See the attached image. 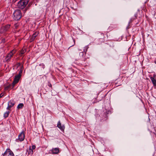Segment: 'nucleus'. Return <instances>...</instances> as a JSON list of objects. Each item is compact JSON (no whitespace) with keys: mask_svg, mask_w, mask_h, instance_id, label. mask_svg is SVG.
Masks as SVG:
<instances>
[{"mask_svg":"<svg viewBox=\"0 0 156 156\" xmlns=\"http://www.w3.org/2000/svg\"><path fill=\"white\" fill-rule=\"evenodd\" d=\"M29 0H20L18 3V7L21 9H24L28 4Z\"/></svg>","mask_w":156,"mask_h":156,"instance_id":"f257e3e1","label":"nucleus"},{"mask_svg":"<svg viewBox=\"0 0 156 156\" xmlns=\"http://www.w3.org/2000/svg\"><path fill=\"white\" fill-rule=\"evenodd\" d=\"M88 48V47L87 46H86L83 49V51L80 53L79 58L81 60L83 61H85L86 58L85 56L86 54V52Z\"/></svg>","mask_w":156,"mask_h":156,"instance_id":"f03ea898","label":"nucleus"},{"mask_svg":"<svg viewBox=\"0 0 156 156\" xmlns=\"http://www.w3.org/2000/svg\"><path fill=\"white\" fill-rule=\"evenodd\" d=\"M14 19L15 20H20L21 17V11L20 10H16L13 14Z\"/></svg>","mask_w":156,"mask_h":156,"instance_id":"7ed1b4c3","label":"nucleus"},{"mask_svg":"<svg viewBox=\"0 0 156 156\" xmlns=\"http://www.w3.org/2000/svg\"><path fill=\"white\" fill-rule=\"evenodd\" d=\"M16 50L13 49L8 54L5 59L6 61H9L12 55L16 53Z\"/></svg>","mask_w":156,"mask_h":156,"instance_id":"20e7f679","label":"nucleus"},{"mask_svg":"<svg viewBox=\"0 0 156 156\" xmlns=\"http://www.w3.org/2000/svg\"><path fill=\"white\" fill-rule=\"evenodd\" d=\"M25 138V134L24 131H22L18 136V138L16 139L17 142L19 141H22L24 140Z\"/></svg>","mask_w":156,"mask_h":156,"instance_id":"39448f33","label":"nucleus"},{"mask_svg":"<svg viewBox=\"0 0 156 156\" xmlns=\"http://www.w3.org/2000/svg\"><path fill=\"white\" fill-rule=\"evenodd\" d=\"M4 156H14L13 152L9 149H7L5 152Z\"/></svg>","mask_w":156,"mask_h":156,"instance_id":"423d86ee","label":"nucleus"},{"mask_svg":"<svg viewBox=\"0 0 156 156\" xmlns=\"http://www.w3.org/2000/svg\"><path fill=\"white\" fill-rule=\"evenodd\" d=\"M10 25L8 24L2 27L0 30V33L2 34L7 31L10 28Z\"/></svg>","mask_w":156,"mask_h":156,"instance_id":"0eeeda50","label":"nucleus"},{"mask_svg":"<svg viewBox=\"0 0 156 156\" xmlns=\"http://www.w3.org/2000/svg\"><path fill=\"white\" fill-rule=\"evenodd\" d=\"M21 76V74H19L16 75L14 79V81L12 83V84L14 86L16 84L18 83L20 80Z\"/></svg>","mask_w":156,"mask_h":156,"instance_id":"6e6552de","label":"nucleus"},{"mask_svg":"<svg viewBox=\"0 0 156 156\" xmlns=\"http://www.w3.org/2000/svg\"><path fill=\"white\" fill-rule=\"evenodd\" d=\"M39 32L37 31L35 32L32 35V37L30 38V42H32L35 39L36 37L39 34Z\"/></svg>","mask_w":156,"mask_h":156,"instance_id":"1a4fd4ad","label":"nucleus"},{"mask_svg":"<svg viewBox=\"0 0 156 156\" xmlns=\"http://www.w3.org/2000/svg\"><path fill=\"white\" fill-rule=\"evenodd\" d=\"M51 151L53 154H58L59 152V149L58 147L53 148Z\"/></svg>","mask_w":156,"mask_h":156,"instance_id":"9d476101","label":"nucleus"},{"mask_svg":"<svg viewBox=\"0 0 156 156\" xmlns=\"http://www.w3.org/2000/svg\"><path fill=\"white\" fill-rule=\"evenodd\" d=\"M57 126L62 131L64 130L65 129L64 126V125H61V123L60 121L58 122Z\"/></svg>","mask_w":156,"mask_h":156,"instance_id":"9b49d317","label":"nucleus"},{"mask_svg":"<svg viewBox=\"0 0 156 156\" xmlns=\"http://www.w3.org/2000/svg\"><path fill=\"white\" fill-rule=\"evenodd\" d=\"M150 79L151 80V82L153 84V85L154 86H156V80L154 79V78L152 77H150Z\"/></svg>","mask_w":156,"mask_h":156,"instance_id":"f8f14e48","label":"nucleus"},{"mask_svg":"<svg viewBox=\"0 0 156 156\" xmlns=\"http://www.w3.org/2000/svg\"><path fill=\"white\" fill-rule=\"evenodd\" d=\"M8 105L9 107H12L14 105V103L13 101H10L8 102Z\"/></svg>","mask_w":156,"mask_h":156,"instance_id":"ddd939ff","label":"nucleus"},{"mask_svg":"<svg viewBox=\"0 0 156 156\" xmlns=\"http://www.w3.org/2000/svg\"><path fill=\"white\" fill-rule=\"evenodd\" d=\"M28 154H31L32 155L33 154V150L31 149V148L30 147L29 151H28Z\"/></svg>","mask_w":156,"mask_h":156,"instance_id":"4468645a","label":"nucleus"},{"mask_svg":"<svg viewBox=\"0 0 156 156\" xmlns=\"http://www.w3.org/2000/svg\"><path fill=\"white\" fill-rule=\"evenodd\" d=\"M9 111H7L6 112H5L4 115V116L5 118H6L7 117L9 114Z\"/></svg>","mask_w":156,"mask_h":156,"instance_id":"2eb2a0df","label":"nucleus"},{"mask_svg":"<svg viewBox=\"0 0 156 156\" xmlns=\"http://www.w3.org/2000/svg\"><path fill=\"white\" fill-rule=\"evenodd\" d=\"M26 51V50L24 49H22L20 51V55H22L23 54H24Z\"/></svg>","mask_w":156,"mask_h":156,"instance_id":"dca6fc26","label":"nucleus"},{"mask_svg":"<svg viewBox=\"0 0 156 156\" xmlns=\"http://www.w3.org/2000/svg\"><path fill=\"white\" fill-rule=\"evenodd\" d=\"M23 106V103H20L18 105L17 108L18 109L22 108Z\"/></svg>","mask_w":156,"mask_h":156,"instance_id":"f3484780","label":"nucleus"},{"mask_svg":"<svg viewBox=\"0 0 156 156\" xmlns=\"http://www.w3.org/2000/svg\"><path fill=\"white\" fill-rule=\"evenodd\" d=\"M137 16V15L136 14H135V15L134 17L133 18H131L130 19L129 23H131L133 20L136 19Z\"/></svg>","mask_w":156,"mask_h":156,"instance_id":"a211bd4d","label":"nucleus"},{"mask_svg":"<svg viewBox=\"0 0 156 156\" xmlns=\"http://www.w3.org/2000/svg\"><path fill=\"white\" fill-rule=\"evenodd\" d=\"M39 66H41L43 69H44L45 68V65L43 63H41L39 64Z\"/></svg>","mask_w":156,"mask_h":156,"instance_id":"6ab92c4d","label":"nucleus"},{"mask_svg":"<svg viewBox=\"0 0 156 156\" xmlns=\"http://www.w3.org/2000/svg\"><path fill=\"white\" fill-rule=\"evenodd\" d=\"M36 148V146L34 145H33L32 146V148L31 149L33 150H34Z\"/></svg>","mask_w":156,"mask_h":156,"instance_id":"aec40b11","label":"nucleus"},{"mask_svg":"<svg viewBox=\"0 0 156 156\" xmlns=\"http://www.w3.org/2000/svg\"><path fill=\"white\" fill-rule=\"evenodd\" d=\"M10 88V86H8L7 87H6L5 88V90H8L9 88Z\"/></svg>","mask_w":156,"mask_h":156,"instance_id":"412c9836","label":"nucleus"},{"mask_svg":"<svg viewBox=\"0 0 156 156\" xmlns=\"http://www.w3.org/2000/svg\"><path fill=\"white\" fill-rule=\"evenodd\" d=\"M16 65L17 66V67H18L19 66H21V64L20 63H18Z\"/></svg>","mask_w":156,"mask_h":156,"instance_id":"4be33fe9","label":"nucleus"},{"mask_svg":"<svg viewBox=\"0 0 156 156\" xmlns=\"http://www.w3.org/2000/svg\"><path fill=\"white\" fill-rule=\"evenodd\" d=\"M20 66H21L20 69L21 70L22 69V70H23V65H22Z\"/></svg>","mask_w":156,"mask_h":156,"instance_id":"5701e85b","label":"nucleus"},{"mask_svg":"<svg viewBox=\"0 0 156 156\" xmlns=\"http://www.w3.org/2000/svg\"><path fill=\"white\" fill-rule=\"evenodd\" d=\"M4 95V94L2 93L0 94V98H2Z\"/></svg>","mask_w":156,"mask_h":156,"instance_id":"b1692460","label":"nucleus"},{"mask_svg":"<svg viewBox=\"0 0 156 156\" xmlns=\"http://www.w3.org/2000/svg\"><path fill=\"white\" fill-rule=\"evenodd\" d=\"M23 70H22H22H21V69H20V71L19 73V74H21V73H22V72H23Z\"/></svg>","mask_w":156,"mask_h":156,"instance_id":"393cba45","label":"nucleus"},{"mask_svg":"<svg viewBox=\"0 0 156 156\" xmlns=\"http://www.w3.org/2000/svg\"><path fill=\"white\" fill-rule=\"evenodd\" d=\"M11 107H9V105H8V107L7 108V110H9L10 109V108H11Z\"/></svg>","mask_w":156,"mask_h":156,"instance_id":"a878e982","label":"nucleus"},{"mask_svg":"<svg viewBox=\"0 0 156 156\" xmlns=\"http://www.w3.org/2000/svg\"><path fill=\"white\" fill-rule=\"evenodd\" d=\"M48 85L50 87H51L52 86L51 83H50Z\"/></svg>","mask_w":156,"mask_h":156,"instance_id":"bb28decb","label":"nucleus"}]
</instances>
